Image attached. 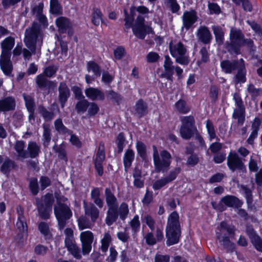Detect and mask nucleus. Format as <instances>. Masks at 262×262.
Listing matches in <instances>:
<instances>
[{
	"instance_id": "6ab92c4d",
	"label": "nucleus",
	"mask_w": 262,
	"mask_h": 262,
	"mask_svg": "<svg viewBox=\"0 0 262 262\" xmlns=\"http://www.w3.org/2000/svg\"><path fill=\"white\" fill-rule=\"evenodd\" d=\"M25 142L23 141H17L14 146L17 159L23 161L28 158V153L25 149Z\"/></svg>"
},
{
	"instance_id": "864d4df0",
	"label": "nucleus",
	"mask_w": 262,
	"mask_h": 262,
	"mask_svg": "<svg viewBox=\"0 0 262 262\" xmlns=\"http://www.w3.org/2000/svg\"><path fill=\"white\" fill-rule=\"evenodd\" d=\"M206 127L207 128V132L209 136L210 140H211L215 138L218 139L215 133L213 125L211 121H210L209 120L206 121Z\"/></svg>"
},
{
	"instance_id": "c03bdc74",
	"label": "nucleus",
	"mask_w": 262,
	"mask_h": 262,
	"mask_svg": "<svg viewBox=\"0 0 262 262\" xmlns=\"http://www.w3.org/2000/svg\"><path fill=\"white\" fill-rule=\"evenodd\" d=\"M14 167V162L11 160L7 159L3 162L1 168V170L3 173L6 174L9 172V171L13 169Z\"/></svg>"
},
{
	"instance_id": "052dcab7",
	"label": "nucleus",
	"mask_w": 262,
	"mask_h": 262,
	"mask_svg": "<svg viewBox=\"0 0 262 262\" xmlns=\"http://www.w3.org/2000/svg\"><path fill=\"white\" fill-rule=\"evenodd\" d=\"M128 212L129 210L128 208V205L126 203H122L119 207V213L120 215V217L122 220L125 219L126 217L127 214H128Z\"/></svg>"
},
{
	"instance_id": "aec40b11",
	"label": "nucleus",
	"mask_w": 262,
	"mask_h": 262,
	"mask_svg": "<svg viewBox=\"0 0 262 262\" xmlns=\"http://www.w3.org/2000/svg\"><path fill=\"white\" fill-rule=\"evenodd\" d=\"M246 233L257 250L262 252V239L251 228H248Z\"/></svg>"
},
{
	"instance_id": "338daca9",
	"label": "nucleus",
	"mask_w": 262,
	"mask_h": 262,
	"mask_svg": "<svg viewBox=\"0 0 262 262\" xmlns=\"http://www.w3.org/2000/svg\"><path fill=\"white\" fill-rule=\"evenodd\" d=\"M169 183L167 179L164 178H162L157 181H156L153 184L152 187L155 190L160 189L162 187Z\"/></svg>"
},
{
	"instance_id": "ddd939ff",
	"label": "nucleus",
	"mask_w": 262,
	"mask_h": 262,
	"mask_svg": "<svg viewBox=\"0 0 262 262\" xmlns=\"http://www.w3.org/2000/svg\"><path fill=\"white\" fill-rule=\"evenodd\" d=\"M87 71L89 73L91 72L93 73L92 75L86 74L85 76V81L89 84L92 83L96 78L100 77L101 75L100 67L93 61H89L87 63Z\"/></svg>"
},
{
	"instance_id": "b1692460",
	"label": "nucleus",
	"mask_w": 262,
	"mask_h": 262,
	"mask_svg": "<svg viewBox=\"0 0 262 262\" xmlns=\"http://www.w3.org/2000/svg\"><path fill=\"white\" fill-rule=\"evenodd\" d=\"M36 83L38 87L42 89L49 90L55 86L53 82L48 80L42 74L36 77Z\"/></svg>"
},
{
	"instance_id": "20e7f679",
	"label": "nucleus",
	"mask_w": 262,
	"mask_h": 262,
	"mask_svg": "<svg viewBox=\"0 0 262 262\" xmlns=\"http://www.w3.org/2000/svg\"><path fill=\"white\" fill-rule=\"evenodd\" d=\"M15 44V39L11 36L6 38L1 42L2 53L0 57V66L6 75H9L12 70L10 61L11 51Z\"/></svg>"
},
{
	"instance_id": "a19ab883",
	"label": "nucleus",
	"mask_w": 262,
	"mask_h": 262,
	"mask_svg": "<svg viewBox=\"0 0 262 262\" xmlns=\"http://www.w3.org/2000/svg\"><path fill=\"white\" fill-rule=\"evenodd\" d=\"M112 241V237L109 232H106L104 234L102 238L101 239V249L102 251L106 252Z\"/></svg>"
},
{
	"instance_id": "f8f14e48",
	"label": "nucleus",
	"mask_w": 262,
	"mask_h": 262,
	"mask_svg": "<svg viewBox=\"0 0 262 262\" xmlns=\"http://www.w3.org/2000/svg\"><path fill=\"white\" fill-rule=\"evenodd\" d=\"M80 241L83 255L89 254L92 249V244L94 239L93 233L90 231H85L80 233Z\"/></svg>"
},
{
	"instance_id": "c756f323",
	"label": "nucleus",
	"mask_w": 262,
	"mask_h": 262,
	"mask_svg": "<svg viewBox=\"0 0 262 262\" xmlns=\"http://www.w3.org/2000/svg\"><path fill=\"white\" fill-rule=\"evenodd\" d=\"M212 30L215 36L216 43L219 45H222L224 40L225 32L223 28L219 26H212Z\"/></svg>"
},
{
	"instance_id": "49530a36",
	"label": "nucleus",
	"mask_w": 262,
	"mask_h": 262,
	"mask_svg": "<svg viewBox=\"0 0 262 262\" xmlns=\"http://www.w3.org/2000/svg\"><path fill=\"white\" fill-rule=\"evenodd\" d=\"M136 147L138 154L142 159H145L147 154L146 147L145 144L141 141H137Z\"/></svg>"
},
{
	"instance_id": "bb28decb",
	"label": "nucleus",
	"mask_w": 262,
	"mask_h": 262,
	"mask_svg": "<svg viewBox=\"0 0 262 262\" xmlns=\"http://www.w3.org/2000/svg\"><path fill=\"white\" fill-rule=\"evenodd\" d=\"M239 60L236 61L224 60L221 62V67L226 73H231L239 67Z\"/></svg>"
},
{
	"instance_id": "4d7b16f0",
	"label": "nucleus",
	"mask_w": 262,
	"mask_h": 262,
	"mask_svg": "<svg viewBox=\"0 0 262 262\" xmlns=\"http://www.w3.org/2000/svg\"><path fill=\"white\" fill-rule=\"evenodd\" d=\"M43 137L44 140L43 144L45 146H47L51 140V130L49 125H43Z\"/></svg>"
},
{
	"instance_id": "e2e57ef3",
	"label": "nucleus",
	"mask_w": 262,
	"mask_h": 262,
	"mask_svg": "<svg viewBox=\"0 0 262 262\" xmlns=\"http://www.w3.org/2000/svg\"><path fill=\"white\" fill-rule=\"evenodd\" d=\"M125 137L123 134L120 133L118 135L117 139V144L118 151L121 153L124 147Z\"/></svg>"
},
{
	"instance_id": "2eb2a0df",
	"label": "nucleus",
	"mask_w": 262,
	"mask_h": 262,
	"mask_svg": "<svg viewBox=\"0 0 262 262\" xmlns=\"http://www.w3.org/2000/svg\"><path fill=\"white\" fill-rule=\"evenodd\" d=\"M196 13L194 10L185 11L182 16L183 28L188 30L197 20Z\"/></svg>"
},
{
	"instance_id": "7c9ffc66",
	"label": "nucleus",
	"mask_w": 262,
	"mask_h": 262,
	"mask_svg": "<svg viewBox=\"0 0 262 262\" xmlns=\"http://www.w3.org/2000/svg\"><path fill=\"white\" fill-rule=\"evenodd\" d=\"M56 24L60 33L65 32L71 27L69 20L64 17H59L56 20Z\"/></svg>"
},
{
	"instance_id": "f257e3e1",
	"label": "nucleus",
	"mask_w": 262,
	"mask_h": 262,
	"mask_svg": "<svg viewBox=\"0 0 262 262\" xmlns=\"http://www.w3.org/2000/svg\"><path fill=\"white\" fill-rule=\"evenodd\" d=\"M41 37L40 26L37 23H33L31 27L25 31L24 43L29 49L24 48L23 50V57L25 60H29L32 54L36 52V45L37 40Z\"/></svg>"
},
{
	"instance_id": "de8ad7c7",
	"label": "nucleus",
	"mask_w": 262,
	"mask_h": 262,
	"mask_svg": "<svg viewBox=\"0 0 262 262\" xmlns=\"http://www.w3.org/2000/svg\"><path fill=\"white\" fill-rule=\"evenodd\" d=\"M175 107L177 111L183 114H186L189 111V108L187 105L185 101L182 100H179L176 103Z\"/></svg>"
},
{
	"instance_id": "603ef678",
	"label": "nucleus",
	"mask_w": 262,
	"mask_h": 262,
	"mask_svg": "<svg viewBox=\"0 0 262 262\" xmlns=\"http://www.w3.org/2000/svg\"><path fill=\"white\" fill-rule=\"evenodd\" d=\"M92 21L95 26H98L100 23L102 21V13L99 9H96L94 10Z\"/></svg>"
},
{
	"instance_id": "5701e85b",
	"label": "nucleus",
	"mask_w": 262,
	"mask_h": 262,
	"mask_svg": "<svg viewBox=\"0 0 262 262\" xmlns=\"http://www.w3.org/2000/svg\"><path fill=\"white\" fill-rule=\"evenodd\" d=\"M221 202L229 207L238 208L242 205L239 200L233 195L225 196L221 199Z\"/></svg>"
},
{
	"instance_id": "774afa93",
	"label": "nucleus",
	"mask_w": 262,
	"mask_h": 262,
	"mask_svg": "<svg viewBox=\"0 0 262 262\" xmlns=\"http://www.w3.org/2000/svg\"><path fill=\"white\" fill-rule=\"evenodd\" d=\"M43 4L42 3H39L35 5L31 8V12L36 16L42 13Z\"/></svg>"
},
{
	"instance_id": "c85d7f7f",
	"label": "nucleus",
	"mask_w": 262,
	"mask_h": 262,
	"mask_svg": "<svg viewBox=\"0 0 262 262\" xmlns=\"http://www.w3.org/2000/svg\"><path fill=\"white\" fill-rule=\"evenodd\" d=\"M237 73L236 75L235 81L236 83H244L246 81V69L244 61L243 59H239V67H237Z\"/></svg>"
},
{
	"instance_id": "13d9d810",
	"label": "nucleus",
	"mask_w": 262,
	"mask_h": 262,
	"mask_svg": "<svg viewBox=\"0 0 262 262\" xmlns=\"http://www.w3.org/2000/svg\"><path fill=\"white\" fill-rule=\"evenodd\" d=\"M117 238L123 243H126L129 238V232L127 228L117 233Z\"/></svg>"
},
{
	"instance_id": "423d86ee",
	"label": "nucleus",
	"mask_w": 262,
	"mask_h": 262,
	"mask_svg": "<svg viewBox=\"0 0 262 262\" xmlns=\"http://www.w3.org/2000/svg\"><path fill=\"white\" fill-rule=\"evenodd\" d=\"M169 49L171 56L175 58L176 62L182 65H187L189 62L187 50L181 41H171Z\"/></svg>"
},
{
	"instance_id": "dca6fc26",
	"label": "nucleus",
	"mask_w": 262,
	"mask_h": 262,
	"mask_svg": "<svg viewBox=\"0 0 262 262\" xmlns=\"http://www.w3.org/2000/svg\"><path fill=\"white\" fill-rule=\"evenodd\" d=\"M16 101L12 96H8L0 99V112H6L15 110Z\"/></svg>"
},
{
	"instance_id": "f3484780",
	"label": "nucleus",
	"mask_w": 262,
	"mask_h": 262,
	"mask_svg": "<svg viewBox=\"0 0 262 262\" xmlns=\"http://www.w3.org/2000/svg\"><path fill=\"white\" fill-rule=\"evenodd\" d=\"M196 36L198 40L204 44L209 43L212 39V36L209 29L204 26H200L197 31Z\"/></svg>"
},
{
	"instance_id": "412c9836",
	"label": "nucleus",
	"mask_w": 262,
	"mask_h": 262,
	"mask_svg": "<svg viewBox=\"0 0 262 262\" xmlns=\"http://www.w3.org/2000/svg\"><path fill=\"white\" fill-rule=\"evenodd\" d=\"M59 100L61 106H64V103L70 96V90L67 84L64 82H61L58 88Z\"/></svg>"
},
{
	"instance_id": "4468645a",
	"label": "nucleus",
	"mask_w": 262,
	"mask_h": 262,
	"mask_svg": "<svg viewBox=\"0 0 262 262\" xmlns=\"http://www.w3.org/2000/svg\"><path fill=\"white\" fill-rule=\"evenodd\" d=\"M105 159L104 144L100 143L95 159V168L99 176H102L103 172L102 163Z\"/></svg>"
},
{
	"instance_id": "f03ea898",
	"label": "nucleus",
	"mask_w": 262,
	"mask_h": 262,
	"mask_svg": "<svg viewBox=\"0 0 262 262\" xmlns=\"http://www.w3.org/2000/svg\"><path fill=\"white\" fill-rule=\"evenodd\" d=\"M230 42L226 43V48L229 52L236 54L240 53V48L242 46L251 47L253 41L251 39H245L242 31L235 28L232 27L229 33Z\"/></svg>"
},
{
	"instance_id": "ea45409f",
	"label": "nucleus",
	"mask_w": 262,
	"mask_h": 262,
	"mask_svg": "<svg viewBox=\"0 0 262 262\" xmlns=\"http://www.w3.org/2000/svg\"><path fill=\"white\" fill-rule=\"evenodd\" d=\"M136 113L140 116H142L146 113L147 106L142 100H139L136 103L135 106Z\"/></svg>"
},
{
	"instance_id": "a18cd8bd",
	"label": "nucleus",
	"mask_w": 262,
	"mask_h": 262,
	"mask_svg": "<svg viewBox=\"0 0 262 262\" xmlns=\"http://www.w3.org/2000/svg\"><path fill=\"white\" fill-rule=\"evenodd\" d=\"M78 227L80 230L86 228H91L93 225L90 223L89 219L84 216H80L78 220Z\"/></svg>"
},
{
	"instance_id": "680f3d73",
	"label": "nucleus",
	"mask_w": 262,
	"mask_h": 262,
	"mask_svg": "<svg viewBox=\"0 0 262 262\" xmlns=\"http://www.w3.org/2000/svg\"><path fill=\"white\" fill-rule=\"evenodd\" d=\"M99 110L98 105L95 102H89L88 107V114L90 116H93L97 114Z\"/></svg>"
},
{
	"instance_id": "4c0bfd02",
	"label": "nucleus",
	"mask_w": 262,
	"mask_h": 262,
	"mask_svg": "<svg viewBox=\"0 0 262 262\" xmlns=\"http://www.w3.org/2000/svg\"><path fill=\"white\" fill-rule=\"evenodd\" d=\"M65 246L67 247L68 250L74 257L77 259H80L81 258V256L80 249L76 244L75 242Z\"/></svg>"
},
{
	"instance_id": "09e8293b",
	"label": "nucleus",
	"mask_w": 262,
	"mask_h": 262,
	"mask_svg": "<svg viewBox=\"0 0 262 262\" xmlns=\"http://www.w3.org/2000/svg\"><path fill=\"white\" fill-rule=\"evenodd\" d=\"M64 233L65 235V245L72 244L75 242L74 238L73 231L71 228H66L64 230Z\"/></svg>"
},
{
	"instance_id": "0e129e2a",
	"label": "nucleus",
	"mask_w": 262,
	"mask_h": 262,
	"mask_svg": "<svg viewBox=\"0 0 262 262\" xmlns=\"http://www.w3.org/2000/svg\"><path fill=\"white\" fill-rule=\"evenodd\" d=\"M181 168L180 167H176L171 170L168 175L165 177L169 183L172 182L176 178L178 174L180 172Z\"/></svg>"
},
{
	"instance_id": "e433bc0d",
	"label": "nucleus",
	"mask_w": 262,
	"mask_h": 262,
	"mask_svg": "<svg viewBox=\"0 0 262 262\" xmlns=\"http://www.w3.org/2000/svg\"><path fill=\"white\" fill-rule=\"evenodd\" d=\"M141 221L143 224H146L151 230L155 228V221L153 217L147 212H143L141 214Z\"/></svg>"
},
{
	"instance_id": "a878e982",
	"label": "nucleus",
	"mask_w": 262,
	"mask_h": 262,
	"mask_svg": "<svg viewBox=\"0 0 262 262\" xmlns=\"http://www.w3.org/2000/svg\"><path fill=\"white\" fill-rule=\"evenodd\" d=\"M105 197L108 208H118L117 199L109 188L105 190Z\"/></svg>"
},
{
	"instance_id": "7ed1b4c3",
	"label": "nucleus",
	"mask_w": 262,
	"mask_h": 262,
	"mask_svg": "<svg viewBox=\"0 0 262 262\" xmlns=\"http://www.w3.org/2000/svg\"><path fill=\"white\" fill-rule=\"evenodd\" d=\"M125 17V29H128L131 27L134 34L138 38L143 39L146 34L152 33L151 28L144 24V18L141 15H138L135 20V24L133 25L134 20L133 16H129L126 10H124Z\"/></svg>"
},
{
	"instance_id": "69168bd1",
	"label": "nucleus",
	"mask_w": 262,
	"mask_h": 262,
	"mask_svg": "<svg viewBox=\"0 0 262 262\" xmlns=\"http://www.w3.org/2000/svg\"><path fill=\"white\" fill-rule=\"evenodd\" d=\"M58 70V67L56 66H50L47 67L43 71L45 75L48 77H51L54 75Z\"/></svg>"
},
{
	"instance_id": "bf43d9fd",
	"label": "nucleus",
	"mask_w": 262,
	"mask_h": 262,
	"mask_svg": "<svg viewBox=\"0 0 262 262\" xmlns=\"http://www.w3.org/2000/svg\"><path fill=\"white\" fill-rule=\"evenodd\" d=\"M26 106L28 111H32L34 109V102L32 97L29 95H23Z\"/></svg>"
},
{
	"instance_id": "8fccbe9b",
	"label": "nucleus",
	"mask_w": 262,
	"mask_h": 262,
	"mask_svg": "<svg viewBox=\"0 0 262 262\" xmlns=\"http://www.w3.org/2000/svg\"><path fill=\"white\" fill-rule=\"evenodd\" d=\"M54 201V200L53 195L52 194L48 193L42 198V202L41 203L37 201V204H42L44 205L45 207L51 208Z\"/></svg>"
},
{
	"instance_id": "37998d69",
	"label": "nucleus",
	"mask_w": 262,
	"mask_h": 262,
	"mask_svg": "<svg viewBox=\"0 0 262 262\" xmlns=\"http://www.w3.org/2000/svg\"><path fill=\"white\" fill-rule=\"evenodd\" d=\"M164 4L173 13H176L180 10V7L177 0H165Z\"/></svg>"
},
{
	"instance_id": "3c124183",
	"label": "nucleus",
	"mask_w": 262,
	"mask_h": 262,
	"mask_svg": "<svg viewBox=\"0 0 262 262\" xmlns=\"http://www.w3.org/2000/svg\"><path fill=\"white\" fill-rule=\"evenodd\" d=\"M89 107V101L83 99L78 101L76 105V109L78 113H84L86 112Z\"/></svg>"
},
{
	"instance_id": "393cba45",
	"label": "nucleus",
	"mask_w": 262,
	"mask_h": 262,
	"mask_svg": "<svg viewBox=\"0 0 262 262\" xmlns=\"http://www.w3.org/2000/svg\"><path fill=\"white\" fill-rule=\"evenodd\" d=\"M84 208L85 214L90 216L92 222H95L98 218L99 211L94 204L91 203L89 206L84 202Z\"/></svg>"
},
{
	"instance_id": "f704fd0d",
	"label": "nucleus",
	"mask_w": 262,
	"mask_h": 262,
	"mask_svg": "<svg viewBox=\"0 0 262 262\" xmlns=\"http://www.w3.org/2000/svg\"><path fill=\"white\" fill-rule=\"evenodd\" d=\"M172 61L168 55L165 56V60L163 64L164 69L167 75V79H170L173 73L174 67L172 66Z\"/></svg>"
},
{
	"instance_id": "473e14b6",
	"label": "nucleus",
	"mask_w": 262,
	"mask_h": 262,
	"mask_svg": "<svg viewBox=\"0 0 262 262\" xmlns=\"http://www.w3.org/2000/svg\"><path fill=\"white\" fill-rule=\"evenodd\" d=\"M100 192L98 188H94L91 192V198L94 203L99 208H102L104 205L103 200L100 198Z\"/></svg>"
},
{
	"instance_id": "58836bf2",
	"label": "nucleus",
	"mask_w": 262,
	"mask_h": 262,
	"mask_svg": "<svg viewBox=\"0 0 262 262\" xmlns=\"http://www.w3.org/2000/svg\"><path fill=\"white\" fill-rule=\"evenodd\" d=\"M38 229L45 239H50L52 237L49 225L45 222H41L38 225Z\"/></svg>"
},
{
	"instance_id": "5fc2aeb1",
	"label": "nucleus",
	"mask_w": 262,
	"mask_h": 262,
	"mask_svg": "<svg viewBox=\"0 0 262 262\" xmlns=\"http://www.w3.org/2000/svg\"><path fill=\"white\" fill-rule=\"evenodd\" d=\"M129 225L134 232H137L139 230L140 222L138 215L134 216L133 219L129 222Z\"/></svg>"
},
{
	"instance_id": "2f4dec72",
	"label": "nucleus",
	"mask_w": 262,
	"mask_h": 262,
	"mask_svg": "<svg viewBox=\"0 0 262 262\" xmlns=\"http://www.w3.org/2000/svg\"><path fill=\"white\" fill-rule=\"evenodd\" d=\"M28 158L32 159L37 157L40 152V147L35 142H30L27 146Z\"/></svg>"
},
{
	"instance_id": "79ce46f5",
	"label": "nucleus",
	"mask_w": 262,
	"mask_h": 262,
	"mask_svg": "<svg viewBox=\"0 0 262 262\" xmlns=\"http://www.w3.org/2000/svg\"><path fill=\"white\" fill-rule=\"evenodd\" d=\"M37 209L40 217L43 219H47L50 216L52 209L44 206L42 204H37Z\"/></svg>"
},
{
	"instance_id": "c9c22d12",
	"label": "nucleus",
	"mask_w": 262,
	"mask_h": 262,
	"mask_svg": "<svg viewBox=\"0 0 262 262\" xmlns=\"http://www.w3.org/2000/svg\"><path fill=\"white\" fill-rule=\"evenodd\" d=\"M118 208H108L105 218L106 224L110 226L112 225L118 217Z\"/></svg>"
},
{
	"instance_id": "cd10ccee",
	"label": "nucleus",
	"mask_w": 262,
	"mask_h": 262,
	"mask_svg": "<svg viewBox=\"0 0 262 262\" xmlns=\"http://www.w3.org/2000/svg\"><path fill=\"white\" fill-rule=\"evenodd\" d=\"M135 159V152L130 149H127L124 154L123 157V162L125 170H127L132 165V162Z\"/></svg>"
},
{
	"instance_id": "72a5a7b5",
	"label": "nucleus",
	"mask_w": 262,
	"mask_h": 262,
	"mask_svg": "<svg viewBox=\"0 0 262 262\" xmlns=\"http://www.w3.org/2000/svg\"><path fill=\"white\" fill-rule=\"evenodd\" d=\"M233 118L237 119V123L242 125L245 121V107H235L232 115Z\"/></svg>"
},
{
	"instance_id": "9d476101",
	"label": "nucleus",
	"mask_w": 262,
	"mask_h": 262,
	"mask_svg": "<svg viewBox=\"0 0 262 262\" xmlns=\"http://www.w3.org/2000/svg\"><path fill=\"white\" fill-rule=\"evenodd\" d=\"M181 120L182 123L180 130L181 136L184 139H189L196 131L194 126V118L191 116H185Z\"/></svg>"
},
{
	"instance_id": "a211bd4d",
	"label": "nucleus",
	"mask_w": 262,
	"mask_h": 262,
	"mask_svg": "<svg viewBox=\"0 0 262 262\" xmlns=\"http://www.w3.org/2000/svg\"><path fill=\"white\" fill-rule=\"evenodd\" d=\"M84 93L86 97L91 100H103L104 99V94L103 92L97 88L90 87L85 89Z\"/></svg>"
},
{
	"instance_id": "6e6552de",
	"label": "nucleus",
	"mask_w": 262,
	"mask_h": 262,
	"mask_svg": "<svg viewBox=\"0 0 262 262\" xmlns=\"http://www.w3.org/2000/svg\"><path fill=\"white\" fill-rule=\"evenodd\" d=\"M225 231H227L229 234H232L234 233V228L228 226L225 222H222L217 227V231L216 233L217 239L224 248L232 251L234 249V244L229 240L228 236L224 234Z\"/></svg>"
},
{
	"instance_id": "1a4fd4ad",
	"label": "nucleus",
	"mask_w": 262,
	"mask_h": 262,
	"mask_svg": "<svg viewBox=\"0 0 262 262\" xmlns=\"http://www.w3.org/2000/svg\"><path fill=\"white\" fill-rule=\"evenodd\" d=\"M54 213L60 230L63 229L67 221L72 216V212L66 204H57L54 207Z\"/></svg>"
},
{
	"instance_id": "4be33fe9",
	"label": "nucleus",
	"mask_w": 262,
	"mask_h": 262,
	"mask_svg": "<svg viewBox=\"0 0 262 262\" xmlns=\"http://www.w3.org/2000/svg\"><path fill=\"white\" fill-rule=\"evenodd\" d=\"M16 210L18 214V218L16 226L20 232L26 231L27 230V226L26 219L23 215V209L21 207L18 206Z\"/></svg>"
},
{
	"instance_id": "39448f33",
	"label": "nucleus",
	"mask_w": 262,
	"mask_h": 262,
	"mask_svg": "<svg viewBox=\"0 0 262 262\" xmlns=\"http://www.w3.org/2000/svg\"><path fill=\"white\" fill-rule=\"evenodd\" d=\"M179 215L176 211L172 212L168 216L166 228V243L172 245L179 242L180 236Z\"/></svg>"
},
{
	"instance_id": "9b49d317",
	"label": "nucleus",
	"mask_w": 262,
	"mask_h": 262,
	"mask_svg": "<svg viewBox=\"0 0 262 262\" xmlns=\"http://www.w3.org/2000/svg\"><path fill=\"white\" fill-rule=\"evenodd\" d=\"M227 165L232 171L241 170L245 171L246 167L235 152H230L227 157Z\"/></svg>"
},
{
	"instance_id": "0eeeda50",
	"label": "nucleus",
	"mask_w": 262,
	"mask_h": 262,
	"mask_svg": "<svg viewBox=\"0 0 262 262\" xmlns=\"http://www.w3.org/2000/svg\"><path fill=\"white\" fill-rule=\"evenodd\" d=\"M152 148L153 159L155 169L157 172H163L167 170L170 165L171 155L167 150H163L160 152L161 159L156 146L154 145Z\"/></svg>"
},
{
	"instance_id": "6e6d98bb",
	"label": "nucleus",
	"mask_w": 262,
	"mask_h": 262,
	"mask_svg": "<svg viewBox=\"0 0 262 262\" xmlns=\"http://www.w3.org/2000/svg\"><path fill=\"white\" fill-rule=\"evenodd\" d=\"M39 113L46 120H51L54 117V114L52 112L48 111L45 107L42 106L38 107Z\"/></svg>"
}]
</instances>
